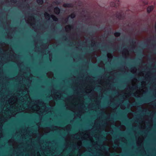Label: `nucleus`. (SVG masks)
<instances>
[{
    "instance_id": "nucleus-1",
    "label": "nucleus",
    "mask_w": 156,
    "mask_h": 156,
    "mask_svg": "<svg viewBox=\"0 0 156 156\" xmlns=\"http://www.w3.org/2000/svg\"><path fill=\"white\" fill-rule=\"evenodd\" d=\"M4 112L0 113V138L2 137L3 124L9 119L14 116L19 112L36 113L40 115L48 113L49 108L41 100L32 101L29 95L28 89L17 90L8 101Z\"/></svg>"
},
{
    "instance_id": "nucleus-2",
    "label": "nucleus",
    "mask_w": 156,
    "mask_h": 156,
    "mask_svg": "<svg viewBox=\"0 0 156 156\" xmlns=\"http://www.w3.org/2000/svg\"><path fill=\"white\" fill-rule=\"evenodd\" d=\"M51 92L54 99H62L65 101L66 108L75 113V115L76 113L77 116L80 118L81 115L84 112L85 108L83 96L73 95L63 99L62 97V94L60 91L52 90Z\"/></svg>"
},
{
    "instance_id": "nucleus-3",
    "label": "nucleus",
    "mask_w": 156,
    "mask_h": 156,
    "mask_svg": "<svg viewBox=\"0 0 156 156\" xmlns=\"http://www.w3.org/2000/svg\"><path fill=\"white\" fill-rule=\"evenodd\" d=\"M137 81L136 79H133L132 80L133 86L131 88L127 87L121 92V95L122 96L124 100H128L130 103H133L135 101V99L131 97L133 94L135 97H140L146 92L147 90L146 83L144 81H142L141 83V88L138 90L136 84Z\"/></svg>"
},
{
    "instance_id": "nucleus-4",
    "label": "nucleus",
    "mask_w": 156,
    "mask_h": 156,
    "mask_svg": "<svg viewBox=\"0 0 156 156\" xmlns=\"http://www.w3.org/2000/svg\"><path fill=\"white\" fill-rule=\"evenodd\" d=\"M111 129L110 126L108 123H106L105 126H101L99 125L97 127L96 129L97 132L95 134L90 135V133L92 131V129L84 132L80 131L74 135V137L76 139L79 140L76 144L78 147L79 148L82 145V142L80 140H88L91 143H93L94 140L93 137H94L96 140H98L99 138L100 133L102 131L109 132Z\"/></svg>"
},
{
    "instance_id": "nucleus-5",
    "label": "nucleus",
    "mask_w": 156,
    "mask_h": 156,
    "mask_svg": "<svg viewBox=\"0 0 156 156\" xmlns=\"http://www.w3.org/2000/svg\"><path fill=\"white\" fill-rule=\"evenodd\" d=\"M0 56H2V54L5 55L7 54L9 55L10 58H11V61L19 64L17 61L18 56L14 52L12 48L8 44H5V43L0 44Z\"/></svg>"
},
{
    "instance_id": "nucleus-6",
    "label": "nucleus",
    "mask_w": 156,
    "mask_h": 156,
    "mask_svg": "<svg viewBox=\"0 0 156 156\" xmlns=\"http://www.w3.org/2000/svg\"><path fill=\"white\" fill-rule=\"evenodd\" d=\"M61 129V127L54 126L51 127V129L49 127H46L44 128L39 127L38 129V133L40 136H43L44 134L49 132L51 130H60Z\"/></svg>"
},
{
    "instance_id": "nucleus-7",
    "label": "nucleus",
    "mask_w": 156,
    "mask_h": 156,
    "mask_svg": "<svg viewBox=\"0 0 156 156\" xmlns=\"http://www.w3.org/2000/svg\"><path fill=\"white\" fill-rule=\"evenodd\" d=\"M141 108L146 112L147 111L152 112L156 111V105H153V103L144 105L141 106Z\"/></svg>"
},
{
    "instance_id": "nucleus-8",
    "label": "nucleus",
    "mask_w": 156,
    "mask_h": 156,
    "mask_svg": "<svg viewBox=\"0 0 156 156\" xmlns=\"http://www.w3.org/2000/svg\"><path fill=\"white\" fill-rule=\"evenodd\" d=\"M25 20L26 22L29 24L31 26H33L35 24L36 21L34 16H30L28 17L26 16Z\"/></svg>"
},
{
    "instance_id": "nucleus-9",
    "label": "nucleus",
    "mask_w": 156,
    "mask_h": 156,
    "mask_svg": "<svg viewBox=\"0 0 156 156\" xmlns=\"http://www.w3.org/2000/svg\"><path fill=\"white\" fill-rule=\"evenodd\" d=\"M144 140V137L142 136H139L138 139L136 138V143L137 146L140 147L141 146Z\"/></svg>"
},
{
    "instance_id": "nucleus-10",
    "label": "nucleus",
    "mask_w": 156,
    "mask_h": 156,
    "mask_svg": "<svg viewBox=\"0 0 156 156\" xmlns=\"http://www.w3.org/2000/svg\"><path fill=\"white\" fill-rule=\"evenodd\" d=\"M93 89V87L92 86L88 85L85 88L84 91L86 94H88L91 93Z\"/></svg>"
},
{
    "instance_id": "nucleus-11",
    "label": "nucleus",
    "mask_w": 156,
    "mask_h": 156,
    "mask_svg": "<svg viewBox=\"0 0 156 156\" xmlns=\"http://www.w3.org/2000/svg\"><path fill=\"white\" fill-rule=\"evenodd\" d=\"M8 143L9 145L12 146L14 148L17 145L16 142L13 139H10L8 141Z\"/></svg>"
},
{
    "instance_id": "nucleus-12",
    "label": "nucleus",
    "mask_w": 156,
    "mask_h": 156,
    "mask_svg": "<svg viewBox=\"0 0 156 156\" xmlns=\"http://www.w3.org/2000/svg\"><path fill=\"white\" fill-rule=\"evenodd\" d=\"M122 54L123 56L125 58L129 57V52L128 50L126 48H125L122 51Z\"/></svg>"
},
{
    "instance_id": "nucleus-13",
    "label": "nucleus",
    "mask_w": 156,
    "mask_h": 156,
    "mask_svg": "<svg viewBox=\"0 0 156 156\" xmlns=\"http://www.w3.org/2000/svg\"><path fill=\"white\" fill-rule=\"evenodd\" d=\"M140 127L142 129H144L146 128L145 122L144 121H142L140 123Z\"/></svg>"
},
{
    "instance_id": "nucleus-14",
    "label": "nucleus",
    "mask_w": 156,
    "mask_h": 156,
    "mask_svg": "<svg viewBox=\"0 0 156 156\" xmlns=\"http://www.w3.org/2000/svg\"><path fill=\"white\" fill-rule=\"evenodd\" d=\"M119 1L117 0L115 1V3H114V2H111V5L112 7L117 6L119 5Z\"/></svg>"
},
{
    "instance_id": "nucleus-15",
    "label": "nucleus",
    "mask_w": 156,
    "mask_h": 156,
    "mask_svg": "<svg viewBox=\"0 0 156 156\" xmlns=\"http://www.w3.org/2000/svg\"><path fill=\"white\" fill-rule=\"evenodd\" d=\"M72 28V26L70 25L66 26L65 27L66 31L67 32H69V31H70Z\"/></svg>"
},
{
    "instance_id": "nucleus-16",
    "label": "nucleus",
    "mask_w": 156,
    "mask_h": 156,
    "mask_svg": "<svg viewBox=\"0 0 156 156\" xmlns=\"http://www.w3.org/2000/svg\"><path fill=\"white\" fill-rule=\"evenodd\" d=\"M71 128V126L70 125H67L64 128H63V129L64 130H66L67 131L70 130Z\"/></svg>"
},
{
    "instance_id": "nucleus-17",
    "label": "nucleus",
    "mask_w": 156,
    "mask_h": 156,
    "mask_svg": "<svg viewBox=\"0 0 156 156\" xmlns=\"http://www.w3.org/2000/svg\"><path fill=\"white\" fill-rule=\"evenodd\" d=\"M44 16L45 19L47 20H49L50 18V15L47 12H45L44 13Z\"/></svg>"
},
{
    "instance_id": "nucleus-18",
    "label": "nucleus",
    "mask_w": 156,
    "mask_h": 156,
    "mask_svg": "<svg viewBox=\"0 0 156 156\" xmlns=\"http://www.w3.org/2000/svg\"><path fill=\"white\" fill-rule=\"evenodd\" d=\"M136 69L135 67H132L130 69L131 72L133 74L135 73L136 72Z\"/></svg>"
},
{
    "instance_id": "nucleus-19",
    "label": "nucleus",
    "mask_w": 156,
    "mask_h": 156,
    "mask_svg": "<svg viewBox=\"0 0 156 156\" xmlns=\"http://www.w3.org/2000/svg\"><path fill=\"white\" fill-rule=\"evenodd\" d=\"M47 75L49 78H52L53 76V73L51 72H48L47 74Z\"/></svg>"
},
{
    "instance_id": "nucleus-20",
    "label": "nucleus",
    "mask_w": 156,
    "mask_h": 156,
    "mask_svg": "<svg viewBox=\"0 0 156 156\" xmlns=\"http://www.w3.org/2000/svg\"><path fill=\"white\" fill-rule=\"evenodd\" d=\"M99 83L102 86H107V83L105 81L103 80H101L100 82Z\"/></svg>"
},
{
    "instance_id": "nucleus-21",
    "label": "nucleus",
    "mask_w": 156,
    "mask_h": 156,
    "mask_svg": "<svg viewBox=\"0 0 156 156\" xmlns=\"http://www.w3.org/2000/svg\"><path fill=\"white\" fill-rule=\"evenodd\" d=\"M154 9L153 6H149L147 9V12H150Z\"/></svg>"
},
{
    "instance_id": "nucleus-22",
    "label": "nucleus",
    "mask_w": 156,
    "mask_h": 156,
    "mask_svg": "<svg viewBox=\"0 0 156 156\" xmlns=\"http://www.w3.org/2000/svg\"><path fill=\"white\" fill-rule=\"evenodd\" d=\"M54 12L57 14H58L60 12V9L58 8H55L54 9Z\"/></svg>"
},
{
    "instance_id": "nucleus-23",
    "label": "nucleus",
    "mask_w": 156,
    "mask_h": 156,
    "mask_svg": "<svg viewBox=\"0 0 156 156\" xmlns=\"http://www.w3.org/2000/svg\"><path fill=\"white\" fill-rule=\"evenodd\" d=\"M49 105L51 106H54L55 105V102L53 100H51L49 102Z\"/></svg>"
},
{
    "instance_id": "nucleus-24",
    "label": "nucleus",
    "mask_w": 156,
    "mask_h": 156,
    "mask_svg": "<svg viewBox=\"0 0 156 156\" xmlns=\"http://www.w3.org/2000/svg\"><path fill=\"white\" fill-rule=\"evenodd\" d=\"M63 6L64 7H72V5L70 4H64Z\"/></svg>"
},
{
    "instance_id": "nucleus-25",
    "label": "nucleus",
    "mask_w": 156,
    "mask_h": 156,
    "mask_svg": "<svg viewBox=\"0 0 156 156\" xmlns=\"http://www.w3.org/2000/svg\"><path fill=\"white\" fill-rule=\"evenodd\" d=\"M111 139H112L111 136V135H110L109 136V139L108 140V141L109 142V143H108L107 144V145H108V146H110V144H112V142H111Z\"/></svg>"
},
{
    "instance_id": "nucleus-26",
    "label": "nucleus",
    "mask_w": 156,
    "mask_h": 156,
    "mask_svg": "<svg viewBox=\"0 0 156 156\" xmlns=\"http://www.w3.org/2000/svg\"><path fill=\"white\" fill-rule=\"evenodd\" d=\"M51 17L53 19L54 21H56L58 20L57 18L53 15H51Z\"/></svg>"
},
{
    "instance_id": "nucleus-27",
    "label": "nucleus",
    "mask_w": 156,
    "mask_h": 156,
    "mask_svg": "<svg viewBox=\"0 0 156 156\" xmlns=\"http://www.w3.org/2000/svg\"><path fill=\"white\" fill-rule=\"evenodd\" d=\"M107 56L108 58V60H111L112 58V54L110 53H108L107 54Z\"/></svg>"
},
{
    "instance_id": "nucleus-28",
    "label": "nucleus",
    "mask_w": 156,
    "mask_h": 156,
    "mask_svg": "<svg viewBox=\"0 0 156 156\" xmlns=\"http://www.w3.org/2000/svg\"><path fill=\"white\" fill-rule=\"evenodd\" d=\"M119 129L122 131H124L126 129V127L124 126L121 125L119 126Z\"/></svg>"
},
{
    "instance_id": "nucleus-29",
    "label": "nucleus",
    "mask_w": 156,
    "mask_h": 156,
    "mask_svg": "<svg viewBox=\"0 0 156 156\" xmlns=\"http://www.w3.org/2000/svg\"><path fill=\"white\" fill-rule=\"evenodd\" d=\"M121 122L119 121H117L115 123V125L116 126H120L121 125Z\"/></svg>"
},
{
    "instance_id": "nucleus-30",
    "label": "nucleus",
    "mask_w": 156,
    "mask_h": 156,
    "mask_svg": "<svg viewBox=\"0 0 156 156\" xmlns=\"http://www.w3.org/2000/svg\"><path fill=\"white\" fill-rule=\"evenodd\" d=\"M127 116L129 119H131L133 116V114L132 113H129L128 114Z\"/></svg>"
},
{
    "instance_id": "nucleus-31",
    "label": "nucleus",
    "mask_w": 156,
    "mask_h": 156,
    "mask_svg": "<svg viewBox=\"0 0 156 156\" xmlns=\"http://www.w3.org/2000/svg\"><path fill=\"white\" fill-rule=\"evenodd\" d=\"M137 75L139 76H144V74L143 72H140Z\"/></svg>"
},
{
    "instance_id": "nucleus-32",
    "label": "nucleus",
    "mask_w": 156,
    "mask_h": 156,
    "mask_svg": "<svg viewBox=\"0 0 156 156\" xmlns=\"http://www.w3.org/2000/svg\"><path fill=\"white\" fill-rule=\"evenodd\" d=\"M37 3L39 5H42L43 3V1L42 0H37Z\"/></svg>"
},
{
    "instance_id": "nucleus-33",
    "label": "nucleus",
    "mask_w": 156,
    "mask_h": 156,
    "mask_svg": "<svg viewBox=\"0 0 156 156\" xmlns=\"http://www.w3.org/2000/svg\"><path fill=\"white\" fill-rule=\"evenodd\" d=\"M65 140L66 141H69L70 140V137L69 135H67L66 137L65 138Z\"/></svg>"
},
{
    "instance_id": "nucleus-34",
    "label": "nucleus",
    "mask_w": 156,
    "mask_h": 156,
    "mask_svg": "<svg viewBox=\"0 0 156 156\" xmlns=\"http://www.w3.org/2000/svg\"><path fill=\"white\" fill-rule=\"evenodd\" d=\"M92 62L93 63H95L96 62V58H94L91 59Z\"/></svg>"
},
{
    "instance_id": "nucleus-35",
    "label": "nucleus",
    "mask_w": 156,
    "mask_h": 156,
    "mask_svg": "<svg viewBox=\"0 0 156 156\" xmlns=\"http://www.w3.org/2000/svg\"><path fill=\"white\" fill-rule=\"evenodd\" d=\"M136 107H132L131 108V110L133 112H135L136 111Z\"/></svg>"
},
{
    "instance_id": "nucleus-36",
    "label": "nucleus",
    "mask_w": 156,
    "mask_h": 156,
    "mask_svg": "<svg viewBox=\"0 0 156 156\" xmlns=\"http://www.w3.org/2000/svg\"><path fill=\"white\" fill-rule=\"evenodd\" d=\"M120 33H119L116 32L114 34L115 36L116 37L119 36H120Z\"/></svg>"
},
{
    "instance_id": "nucleus-37",
    "label": "nucleus",
    "mask_w": 156,
    "mask_h": 156,
    "mask_svg": "<svg viewBox=\"0 0 156 156\" xmlns=\"http://www.w3.org/2000/svg\"><path fill=\"white\" fill-rule=\"evenodd\" d=\"M70 16L71 18H73L75 16V15L74 13H72L70 15Z\"/></svg>"
},
{
    "instance_id": "nucleus-38",
    "label": "nucleus",
    "mask_w": 156,
    "mask_h": 156,
    "mask_svg": "<svg viewBox=\"0 0 156 156\" xmlns=\"http://www.w3.org/2000/svg\"><path fill=\"white\" fill-rule=\"evenodd\" d=\"M120 108L121 109H124L126 108V107L125 106L123 105H121L120 106Z\"/></svg>"
},
{
    "instance_id": "nucleus-39",
    "label": "nucleus",
    "mask_w": 156,
    "mask_h": 156,
    "mask_svg": "<svg viewBox=\"0 0 156 156\" xmlns=\"http://www.w3.org/2000/svg\"><path fill=\"white\" fill-rule=\"evenodd\" d=\"M104 65L103 64V62H101V63L99 64L98 65L99 66L101 67H103L104 66Z\"/></svg>"
},
{
    "instance_id": "nucleus-40",
    "label": "nucleus",
    "mask_w": 156,
    "mask_h": 156,
    "mask_svg": "<svg viewBox=\"0 0 156 156\" xmlns=\"http://www.w3.org/2000/svg\"><path fill=\"white\" fill-rule=\"evenodd\" d=\"M105 156H110L108 152H105Z\"/></svg>"
},
{
    "instance_id": "nucleus-41",
    "label": "nucleus",
    "mask_w": 156,
    "mask_h": 156,
    "mask_svg": "<svg viewBox=\"0 0 156 156\" xmlns=\"http://www.w3.org/2000/svg\"><path fill=\"white\" fill-rule=\"evenodd\" d=\"M11 2L12 3H15L16 2V0H11Z\"/></svg>"
},
{
    "instance_id": "nucleus-42",
    "label": "nucleus",
    "mask_w": 156,
    "mask_h": 156,
    "mask_svg": "<svg viewBox=\"0 0 156 156\" xmlns=\"http://www.w3.org/2000/svg\"><path fill=\"white\" fill-rule=\"evenodd\" d=\"M121 151V150L120 148L118 149V151H117V152L119 153H120Z\"/></svg>"
},
{
    "instance_id": "nucleus-43",
    "label": "nucleus",
    "mask_w": 156,
    "mask_h": 156,
    "mask_svg": "<svg viewBox=\"0 0 156 156\" xmlns=\"http://www.w3.org/2000/svg\"><path fill=\"white\" fill-rule=\"evenodd\" d=\"M149 122L150 123V124L151 126H152V120H151L150 121H149Z\"/></svg>"
},
{
    "instance_id": "nucleus-44",
    "label": "nucleus",
    "mask_w": 156,
    "mask_h": 156,
    "mask_svg": "<svg viewBox=\"0 0 156 156\" xmlns=\"http://www.w3.org/2000/svg\"><path fill=\"white\" fill-rule=\"evenodd\" d=\"M37 156H41L39 152L37 153Z\"/></svg>"
},
{
    "instance_id": "nucleus-45",
    "label": "nucleus",
    "mask_w": 156,
    "mask_h": 156,
    "mask_svg": "<svg viewBox=\"0 0 156 156\" xmlns=\"http://www.w3.org/2000/svg\"><path fill=\"white\" fill-rule=\"evenodd\" d=\"M96 121H95V124L94 125V128L96 127Z\"/></svg>"
},
{
    "instance_id": "nucleus-46",
    "label": "nucleus",
    "mask_w": 156,
    "mask_h": 156,
    "mask_svg": "<svg viewBox=\"0 0 156 156\" xmlns=\"http://www.w3.org/2000/svg\"><path fill=\"white\" fill-rule=\"evenodd\" d=\"M32 137L33 138H34L35 137V135L34 134H33V135L32 136Z\"/></svg>"
},
{
    "instance_id": "nucleus-47",
    "label": "nucleus",
    "mask_w": 156,
    "mask_h": 156,
    "mask_svg": "<svg viewBox=\"0 0 156 156\" xmlns=\"http://www.w3.org/2000/svg\"><path fill=\"white\" fill-rule=\"evenodd\" d=\"M155 30H156V22L155 24Z\"/></svg>"
},
{
    "instance_id": "nucleus-48",
    "label": "nucleus",
    "mask_w": 156,
    "mask_h": 156,
    "mask_svg": "<svg viewBox=\"0 0 156 156\" xmlns=\"http://www.w3.org/2000/svg\"><path fill=\"white\" fill-rule=\"evenodd\" d=\"M110 149H111V147H109V151H110Z\"/></svg>"
},
{
    "instance_id": "nucleus-49",
    "label": "nucleus",
    "mask_w": 156,
    "mask_h": 156,
    "mask_svg": "<svg viewBox=\"0 0 156 156\" xmlns=\"http://www.w3.org/2000/svg\"><path fill=\"white\" fill-rule=\"evenodd\" d=\"M50 61H51V59L50 58Z\"/></svg>"
},
{
    "instance_id": "nucleus-50",
    "label": "nucleus",
    "mask_w": 156,
    "mask_h": 156,
    "mask_svg": "<svg viewBox=\"0 0 156 156\" xmlns=\"http://www.w3.org/2000/svg\"><path fill=\"white\" fill-rule=\"evenodd\" d=\"M115 143H116V141H115Z\"/></svg>"
},
{
    "instance_id": "nucleus-51",
    "label": "nucleus",
    "mask_w": 156,
    "mask_h": 156,
    "mask_svg": "<svg viewBox=\"0 0 156 156\" xmlns=\"http://www.w3.org/2000/svg\"><path fill=\"white\" fill-rule=\"evenodd\" d=\"M118 17L119 18H120L119 17V16H118Z\"/></svg>"
},
{
    "instance_id": "nucleus-52",
    "label": "nucleus",
    "mask_w": 156,
    "mask_h": 156,
    "mask_svg": "<svg viewBox=\"0 0 156 156\" xmlns=\"http://www.w3.org/2000/svg\"><path fill=\"white\" fill-rule=\"evenodd\" d=\"M49 55L50 56V54L49 53Z\"/></svg>"
},
{
    "instance_id": "nucleus-53",
    "label": "nucleus",
    "mask_w": 156,
    "mask_h": 156,
    "mask_svg": "<svg viewBox=\"0 0 156 156\" xmlns=\"http://www.w3.org/2000/svg\"><path fill=\"white\" fill-rule=\"evenodd\" d=\"M66 20H67H67H68V19H66Z\"/></svg>"
},
{
    "instance_id": "nucleus-54",
    "label": "nucleus",
    "mask_w": 156,
    "mask_h": 156,
    "mask_svg": "<svg viewBox=\"0 0 156 156\" xmlns=\"http://www.w3.org/2000/svg\"><path fill=\"white\" fill-rule=\"evenodd\" d=\"M19 76V74L17 76Z\"/></svg>"
},
{
    "instance_id": "nucleus-55",
    "label": "nucleus",
    "mask_w": 156,
    "mask_h": 156,
    "mask_svg": "<svg viewBox=\"0 0 156 156\" xmlns=\"http://www.w3.org/2000/svg\"><path fill=\"white\" fill-rule=\"evenodd\" d=\"M31 81H30V83H31Z\"/></svg>"
},
{
    "instance_id": "nucleus-56",
    "label": "nucleus",
    "mask_w": 156,
    "mask_h": 156,
    "mask_svg": "<svg viewBox=\"0 0 156 156\" xmlns=\"http://www.w3.org/2000/svg\"><path fill=\"white\" fill-rule=\"evenodd\" d=\"M25 1H26L27 0H24Z\"/></svg>"
}]
</instances>
